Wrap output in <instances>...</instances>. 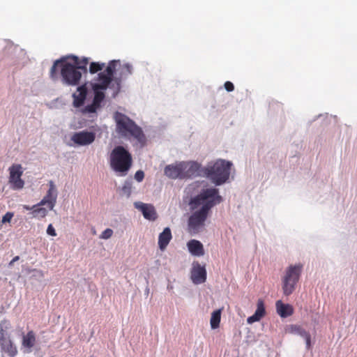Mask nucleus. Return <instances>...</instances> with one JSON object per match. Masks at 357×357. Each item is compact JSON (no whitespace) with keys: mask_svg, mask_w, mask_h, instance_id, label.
Wrapping results in <instances>:
<instances>
[{"mask_svg":"<svg viewBox=\"0 0 357 357\" xmlns=\"http://www.w3.org/2000/svg\"><path fill=\"white\" fill-rule=\"evenodd\" d=\"M114 120L118 134L126 138L132 137L142 147L146 144V138L143 130L129 117L116 112Z\"/></svg>","mask_w":357,"mask_h":357,"instance_id":"obj_3","label":"nucleus"},{"mask_svg":"<svg viewBox=\"0 0 357 357\" xmlns=\"http://www.w3.org/2000/svg\"><path fill=\"white\" fill-rule=\"evenodd\" d=\"M231 162L225 160H218L204 169L205 176L216 185L225 183L229 177Z\"/></svg>","mask_w":357,"mask_h":357,"instance_id":"obj_6","label":"nucleus"},{"mask_svg":"<svg viewBox=\"0 0 357 357\" xmlns=\"http://www.w3.org/2000/svg\"><path fill=\"white\" fill-rule=\"evenodd\" d=\"M47 234L52 236H56V232L52 224H50L47 229Z\"/></svg>","mask_w":357,"mask_h":357,"instance_id":"obj_32","label":"nucleus"},{"mask_svg":"<svg viewBox=\"0 0 357 357\" xmlns=\"http://www.w3.org/2000/svg\"><path fill=\"white\" fill-rule=\"evenodd\" d=\"M266 314V310L264 307V303L263 300L259 299L257 303V310L255 314L247 319L248 324H252L256 321H259Z\"/></svg>","mask_w":357,"mask_h":357,"instance_id":"obj_18","label":"nucleus"},{"mask_svg":"<svg viewBox=\"0 0 357 357\" xmlns=\"http://www.w3.org/2000/svg\"><path fill=\"white\" fill-rule=\"evenodd\" d=\"M87 94V88L86 84L79 86L77 92L73 94V105L75 107H79L84 105Z\"/></svg>","mask_w":357,"mask_h":357,"instance_id":"obj_16","label":"nucleus"},{"mask_svg":"<svg viewBox=\"0 0 357 357\" xmlns=\"http://www.w3.org/2000/svg\"><path fill=\"white\" fill-rule=\"evenodd\" d=\"M9 183L13 190H20L24 185V181L21 178L23 170L21 165H13L8 169Z\"/></svg>","mask_w":357,"mask_h":357,"instance_id":"obj_10","label":"nucleus"},{"mask_svg":"<svg viewBox=\"0 0 357 357\" xmlns=\"http://www.w3.org/2000/svg\"><path fill=\"white\" fill-rule=\"evenodd\" d=\"M181 162L169 165L165 168V174L170 178H182Z\"/></svg>","mask_w":357,"mask_h":357,"instance_id":"obj_17","label":"nucleus"},{"mask_svg":"<svg viewBox=\"0 0 357 357\" xmlns=\"http://www.w3.org/2000/svg\"><path fill=\"white\" fill-rule=\"evenodd\" d=\"M36 335L33 331H29L22 337V345L24 348L31 349L36 344Z\"/></svg>","mask_w":357,"mask_h":357,"instance_id":"obj_23","label":"nucleus"},{"mask_svg":"<svg viewBox=\"0 0 357 357\" xmlns=\"http://www.w3.org/2000/svg\"><path fill=\"white\" fill-rule=\"evenodd\" d=\"M132 183L131 181H126L121 188V192L127 197H129L132 193Z\"/></svg>","mask_w":357,"mask_h":357,"instance_id":"obj_28","label":"nucleus"},{"mask_svg":"<svg viewBox=\"0 0 357 357\" xmlns=\"http://www.w3.org/2000/svg\"><path fill=\"white\" fill-rule=\"evenodd\" d=\"M105 67V63L100 62H91L89 65V73L91 74H95L98 72L101 71Z\"/></svg>","mask_w":357,"mask_h":357,"instance_id":"obj_26","label":"nucleus"},{"mask_svg":"<svg viewBox=\"0 0 357 357\" xmlns=\"http://www.w3.org/2000/svg\"><path fill=\"white\" fill-rule=\"evenodd\" d=\"M19 259H20V257H19V256H16V257H14V258H13V259L10 261L9 265H10V266H12V265L14 264V262H15V261H18Z\"/></svg>","mask_w":357,"mask_h":357,"instance_id":"obj_35","label":"nucleus"},{"mask_svg":"<svg viewBox=\"0 0 357 357\" xmlns=\"http://www.w3.org/2000/svg\"><path fill=\"white\" fill-rule=\"evenodd\" d=\"M37 271L40 274L41 276L43 275V272L41 271Z\"/></svg>","mask_w":357,"mask_h":357,"instance_id":"obj_36","label":"nucleus"},{"mask_svg":"<svg viewBox=\"0 0 357 357\" xmlns=\"http://www.w3.org/2000/svg\"><path fill=\"white\" fill-rule=\"evenodd\" d=\"M38 206H40L38 205V204H37L36 205H33V206H29L28 205H23V208H24L25 210H27V211H31V210L32 211H33L35 208H36Z\"/></svg>","mask_w":357,"mask_h":357,"instance_id":"obj_34","label":"nucleus"},{"mask_svg":"<svg viewBox=\"0 0 357 357\" xmlns=\"http://www.w3.org/2000/svg\"><path fill=\"white\" fill-rule=\"evenodd\" d=\"M222 309H218L213 311L211 314L210 324L212 329H216L220 326L221 319Z\"/></svg>","mask_w":357,"mask_h":357,"instance_id":"obj_25","label":"nucleus"},{"mask_svg":"<svg viewBox=\"0 0 357 357\" xmlns=\"http://www.w3.org/2000/svg\"><path fill=\"white\" fill-rule=\"evenodd\" d=\"M60 68L61 77L63 84L70 86L77 85L82 77V73L75 65L68 61L66 58L55 61L50 69V76L52 80L58 79L57 68Z\"/></svg>","mask_w":357,"mask_h":357,"instance_id":"obj_4","label":"nucleus"},{"mask_svg":"<svg viewBox=\"0 0 357 357\" xmlns=\"http://www.w3.org/2000/svg\"><path fill=\"white\" fill-rule=\"evenodd\" d=\"M134 206L137 209L142 213L145 219L151 221H154L157 219V212L152 204L137 202L134 203Z\"/></svg>","mask_w":357,"mask_h":357,"instance_id":"obj_14","label":"nucleus"},{"mask_svg":"<svg viewBox=\"0 0 357 357\" xmlns=\"http://www.w3.org/2000/svg\"><path fill=\"white\" fill-rule=\"evenodd\" d=\"M10 327L11 325L8 320L3 319L0 322V347L1 351L9 357H15L18 351L8 332Z\"/></svg>","mask_w":357,"mask_h":357,"instance_id":"obj_7","label":"nucleus"},{"mask_svg":"<svg viewBox=\"0 0 357 357\" xmlns=\"http://www.w3.org/2000/svg\"><path fill=\"white\" fill-rule=\"evenodd\" d=\"M144 178V173L142 170H138L135 174V179L137 182H142Z\"/></svg>","mask_w":357,"mask_h":357,"instance_id":"obj_30","label":"nucleus"},{"mask_svg":"<svg viewBox=\"0 0 357 357\" xmlns=\"http://www.w3.org/2000/svg\"><path fill=\"white\" fill-rule=\"evenodd\" d=\"M225 89L228 91V92H231V91H233L234 89V86L233 84V83H231V82L229 81H227L225 84Z\"/></svg>","mask_w":357,"mask_h":357,"instance_id":"obj_33","label":"nucleus"},{"mask_svg":"<svg viewBox=\"0 0 357 357\" xmlns=\"http://www.w3.org/2000/svg\"><path fill=\"white\" fill-rule=\"evenodd\" d=\"M70 59L72 60V63L75 65V66L77 68V70H82L84 73L87 71L86 66L89 63V59L86 57H83L82 59H79V57L76 56H72L70 57Z\"/></svg>","mask_w":357,"mask_h":357,"instance_id":"obj_24","label":"nucleus"},{"mask_svg":"<svg viewBox=\"0 0 357 357\" xmlns=\"http://www.w3.org/2000/svg\"><path fill=\"white\" fill-rule=\"evenodd\" d=\"M191 280L195 284L204 283L206 280V271L198 262L193 263L191 271Z\"/></svg>","mask_w":357,"mask_h":357,"instance_id":"obj_15","label":"nucleus"},{"mask_svg":"<svg viewBox=\"0 0 357 357\" xmlns=\"http://www.w3.org/2000/svg\"><path fill=\"white\" fill-rule=\"evenodd\" d=\"M50 188L46 195L38 203L40 206L47 205L49 210H52L56 204L57 198V192L53 181H50Z\"/></svg>","mask_w":357,"mask_h":357,"instance_id":"obj_13","label":"nucleus"},{"mask_svg":"<svg viewBox=\"0 0 357 357\" xmlns=\"http://www.w3.org/2000/svg\"><path fill=\"white\" fill-rule=\"evenodd\" d=\"M182 178H189L199 175L201 165L195 161L181 162Z\"/></svg>","mask_w":357,"mask_h":357,"instance_id":"obj_12","label":"nucleus"},{"mask_svg":"<svg viewBox=\"0 0 357 357\" xmlns=\"http://www.w3.org/2000/svg\"><path fill=\"white\" fill-rule=\"evenodd\" d=\"M278 314L282 318H286L293 314L294 309L289 304H284L281 301H278L275 304Z\"/></svg>","mask_w":357,"mask_h":357,"instance_id":"obj_22","label":"nucleus"},{"mask_svg":"<svg viewBox=\"0 0 357 357\" xmlns=\"http://www.w3.org/2000/svg\"><path fill=\"white\" fill-rule=\"evenodd\" d=\"M71 141L78 146H87L92 144L96 139V133L82 130L73 133Z\"/></svg>","mask_w":357,"mask_h":357,"instance_id":"obj_11","label":"nucleus"},{"mask_svg":"<svg viewBox=\"0 0 357 357\" xmlns=\"http://www.w3.org/2000/svg\"><path fill=\"white\" fill-rule=\"evenodd\" d=\"M187 247L191 255L194 256H202L204 255V250L202 243L195 239H192L187 243Z\"/></svg>","mask_w":357,"mask_h":357,"instance_id":"obj_19","label":"nucleus"},{"mask_svg":"<svg viewBox=\"0 0 357 357\" xmlns=\"http://www.w3.org/2000/svg\"><path fill=\"white\" fill-rule=\"evenodd\" d=\"M33 216L37 218H43L47 215V210L45 208L38 206L32 211Z\"/></svg>","mask_w":357,"mask_h":357,"instance_id":"obj_27","label":"nucleus"},{"mask_svg":"<svg viewBox=\"0 0 357 357\" xmlns=\"http://www.w3.org/2000/svg\"><path fill=\"white\" fill-rule=\"evenodd\" d=\"M132 165L130 153L122 146L114 148L109 155V165L121 176L127 175Z\"/></svg>","mask_w":357,"mask_h":357,"instance_id":"obj_5","label":"nucleus"},{"mask_svg":"<svg viewBox=\"0 0 357 357\" xmlns=\"http://www.w3.org/2000/svg\"><path fill=\"white\" fill-rule=\"evenodd\" d=\"M222 200V197L218 195V190L216 188L203 190L191 199L190 206L192 210H195L201 206V208L195 211L188 219V231L191 234H196L200 231L204 226L210 210Z\"/></svg>","mask_w":357,"mask_h":357,"instance_id":"obj_1","label":"nucleus"},{"mask_svg":"<svg viewBox=\"0 0 357 357\" xmlns=\"http://www.w3.org/2000/svg\"><path fill=\"white\" fill-rule=\"evenodd\" d=\"M118 61L119 63L116 67L111 84V87H114L116 89V94L118 93L121 89L122 81L126 79L132 73V67L131 65L129 63L121 65L120 60Z\"/></svg>","mask_w":357,"mask_h":357,"instance_id":"obj_9","label":"nucleus"},{"mask_svg":"<svg viewBox=\"0 0 357 357\" xmlns=\"http://www.w3.org/2000/svg\"><path fill=\"white\" fill-rule=\"evenodd\" d=\"M119 61H110L103 72H100L91 83L94 91V98L91 105H86L84 113H93L100 108L102 101L105 96L102 91L106 90L112 82V76L116 70Z\"/></svg>","mask_w":357,"mask_h":357,"instance_id":"obj_2","label":"nucleus"},{"mask_svg":"<svg viewBox=\"0 0 357 357\" xmlns=\"http://www.w3.org/2000/svg\"><path fill=\"white\" fill-rule=\"evenodd\" d=\"M303 265H290L286 270L285 274L282 278V290L286 296L293 293L296 283L298 282Z\"/></svg>","mask_w":357,"mask_h":357,"instance_id":"obj_8","label":"nucleus"},{"mask_svg":"<svg viewBox=\"0 0 357 357\" xmlns=\"http://www.w3.org/2000/svg\"><path fill=\"white\" fill-rule=\"evenodd\" d=\"M13 217V213L10 212H7L2 218L1 222H10Z\"/></svg>","mask_w":357,"mask_h":357,"instance_id":"obj_31","label":"nucleus"},{"mask_svg":"<svg viewBox=\"0 0 357 357\" xmlns=\"http://www.w3.org/2000/svg\"><path fill=\"white\" fill-rule=\"evenodd\" d=\"M112 234H113L112 229L108 228L102 232L100 238H102V239H108L112 236Z\"/></svg>","mask_w":357,"mask_h":357,"instance_id":"obj_29","label":"nucleus"},{"mask_svg":"<svg viewBox=\"0 0 357 357\" xmlns=\"http://www.w3.org/2000/svg\"><path fill=\"white\" fill-rule=\"evenodd\" d=\"M172 238L171 229L169 227L164 229L163 231L158 236V246L161 250L166 249Z\"/></svg>","mask_w":357,"mask_h":357,"instance_id":"obj_21","label":"nucleus"},{"mask_svg":"<svg viewBox=\"0 0 357 357\" xmlns=\"http://www.w3.org/2000/svg\"><path fill=\"white\" fill-rule=\"evenodd\" d=\"M289 331L291 333L298 335L305 340L306 347L310 349L311 347V336L303 327L298 325H291L289 327Z\"/></svg>","mask_w":357,"mask_h":357,"instance_id":"obj_20","label":"nucleus"}]
</instances>
